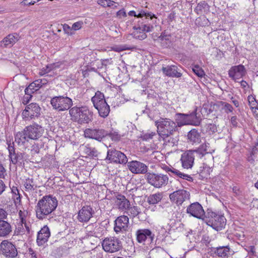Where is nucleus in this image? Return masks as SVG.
Masks as SVG:
<instances>
[{
	"label": "nucleus",
	"mask_w": 258,
	"mask_h": 258,
	"mask_svg": "<svg viewBox=\"0 0 258 258\" xmlns=\"http://www.w3.org/2000/svg\"><path fill=\"white\" fill-rule=\"evenodd\" d=\"M58 201L55 197L51 195L43 196L38 201L35 207L36 217L40 220H43L56 208Z\"/></svg>",
	"instance_id": "f257e3e1"
},
{
	"label": "nucleus",
	"mask_w": 258,
	"mask_h": 258,
	"mask_svg": "<svg viewBox=\"0 0 258 258\" xmlns=\"http://www.w3.org/2000/svg\"><path fill=\"white\" fill-rule=\"evenodd\" d=\"M71 119L78 124H88L93 120V112L85 105H76L69 110Z\"/></svg>",
	"instance_id": "f03ea898"
},
{
	"label": "nucleus",
	"mask_w": 258,
	"mask_h": 258,
	"mask_svg": "<svg viewBox=\"0 0 258 258\" xmlns=\"http://www.w3.org/2000/svg\"><path fill=\"white\" fill-rule=\"evenodd\" d=\"M176 128V123L168 118H162V145L164 148H170L173 147L176 140L170 136Z\"/></svg>",
	"instance_id": "7ed1b4c3"
},
{
	"label": "nucleus",
	"mask_w": 258,
	"mask_h": 258,
	"mask_svg": "<svg viewBox=\"0 0 258 258\" xmlns=\"http://www.w3.org/2000/svg\"><path fill=\"white\" fill-rule=\"evenodd\" d=\"M203 221L209 226L218 231L225 228L226 219L221 214L215 213L208 209Z\"/></svg>",
	"instance_id": "20e7f679"
},
{
	"label": "nucleus",
	"mask_w": 258,
	"mask_h": 258,
	"mask_svg": "<svg viewBox=\"0 0 258 258\" xmlns=\"http://www.w3.org/2000/svg\"><path fill=\"white\" fill-rule=\"evenodd\" d=\"M91 101L100 117L105 118L108 116L110 111V106L107 104L103 93L97 91L95 95L92 97Z\"/></svg>",
	"instance_id": "39448f33"
},
{
	"label": "nucleus",
	"mask_w": 258,
	"mask_h": 258,
	"mask_svg": "<svg viewBox=\"0 0 258 258\" xmlns=\"http://www.w3.org/2000/svg\"><path fill=\"white\" fill-rule=\"evenodd\" d=\"M8 144V150L9 151V156L11 162L14 165L21 167L25 166V162H28V155L24 152H20L16 150L15 147L14 143L9 142Z\"/></svg>",
	"instance_id": "423d86ee"
},
{
	"label": "nucleus",
	"mask_w": 258,
	"mask_h": 258,
	"mask_svg": "<svg viewBox=\"0 0 258 258\" xmlns=\"http://www.w3.org/2000/svg\"><path fill=\"white\" fill-rule=\"evenodd\" d=\"M50 104L53 109L58 112L70 110L73 105L72 99L65 95L52 97L50 100Z\"/></svg>",
	"instance_id": "0eeeda50"
},
{
	"label": "nucleus",
	"mask_w": 258,
	"mask_h": 258,
	"mask_svg": "<svg viewBox=\"0 0 258 258\" xmlns=\"http://www.w3.org/2000/svg\"><path fill=\"white\" fill-rule=\"evenodd\" d=\"M41 108L36 103H31L27 105L22 113V117L25 121L38 118L41 115Z\"/></svg>",
	"instance_id": "6e6552de"
},
{
	"label": "nucleus",
	"mask_w": 258,
	"mask_h": 258,
	"mask_svg": "<svg viewBox=\"0 0 258 258\" xmlns=\"http://www.w3.org/2000/svg\"><path fill=\"white\" fill-rule=\"evenodd\" d=\"M101 244L104 251L109 253L118 251L122 248L121 241L115 237H106Z\"/></svg>",
	"instance_id": "1a4fd4ad"
},
{
	"label": "nucleus",
	"mask_w": 258,
	"mask_h": 258,
	"mask_svg": "<svg viewBox=\"0 0 258 258\" xmlns=\"http://www.w3.org/2000/svg\"><path fill=\"white\" fill-rule=\"evenodd\" d=\"M0 252L7 258H15L18 255L16 244L8 239L4 240L1 242Z\"/></svg>",
	"instance_id": "9d476101"
},
{
	"label": "nucleus",
	"mask_w": 258,
	"mask_h": 258,
	"mask_svg": "<svg viewBox=\"0 0 258 258\" xmlns=\"http://www.w3.org/2000/svg\"><path fill=\"white\" fill-rule=\"evenodd\" d=\"M105 159L116 164H125L127 162V158L123 153L112 148L108 149Z\"/></svg>",
	"instance_id": "9b49d317"
},
{
	"label": "nucleus",
	"mask_w": 258,
	"mask_h": 258,
	"mask_svg": "<svg viewBox=\"0 0 258 258\" xmlns=\"http://www.w3.org/2000/svg\"><path fill=\"white\" fill-rule=\"evenodd\" d=\"M108 131L102 128H87L84 131L85 138L94 139L98 142L107 137Z\"/></svg>",
	"instance_id": "f8f14e48"
},
{
	"label": "nucleus",
	"mask_w": 258,
	"mask_h": 258,
	"mask_svg": "<svg viewBox=\"0 0 258 258\" xmlns=\"http://www.w3.org/2000/svg\"><path fill=\"white\" fill-rule=\"evenodd\" d=\"M25 131L30 140H37L42 137L44 130L41 125L34 122L32 124L26 126Z\"/></svg>",
	"instance_id": "ddd939ff"
},
{
	"label": "nucleus",
	"mask_w": 258,
	"mask_h": 258,
	"mask_svg": "<svg viewBox=\"0 0 258 258\" xmlns=\"http://www.w3.org/2000/svg\"><path fill=\"white\" fill-rule=\"evenodd\" d=\"M137 241L140 243H144L148 241L151 244L154 242V234L149 229H139L136 232ZM156 240L155 241L156 243Z\"/></svg>",
	"instance_id": "4468645a"
},
{
	"label": "nucleus",
	"mask_w": 258,
	"mask_h": 258,
	"mask_svg": "<svg viewBox=\"0 0 258 258\" xmlns=\"http://www.w3.org/2000/svg\"><path fill=\"white\" fill-rule=\"evenodd\" d=\"M186 213L195 218L203 220L206 215L203 207L198 202L192 203L188 206Z\"/></svg>",
	"instance_id": "2eb2a0df"
},
{
	"label": "nucleus",
	"mask_w": 258,
	"mask_h": 258,
	"mask_svg": "<svg viewBox=\"0 0 258 258\" xmlns=\"http://www.w3.org/2000/svg\"><path fill=\"white\" fill-rule=\"evenodd\" d=\"M94 211L90 206H83L78 212V220L81 223H87L93 217Z\"/></svg>",
	"instance_id": "dca6fc26"
},
{
	"label": "nucleus",
	"mask_w": 258,
	"mask_h": 258,
	"mask_svg": "<svg viewBox=\"0 0 258 258\" xmlns=\"http://www.w3.org/2000/svg\"><path fill=\"white\" fill-rule=\"evenodd\" d=\"M127 163L128 169L134 174H145L148 171L147 166L140 161L134 160Z\"/></svg>",
	"instance_id": "f3484780"
},
{
	"label": "nucleus",
	"mask_w": 258,
	"mask_h": 258,
	"mask_svg": "<svg viewBox=\"0 0 258 258\" xmlns=\"http://www.w3.org/2000/svg\"><path fill=\"white\" fill-rule=\"evenodd\" d=\"M151 28H153L152 26L150 27V25L143 24V22H141V25L138 27L134 26L133 29L136 31L133 33L132 35L136 39L144 40L147 37L146 32L151 31Z\"/></svg>",
	"instance_id": "a211bd4d"
},
{
	"label": "nucleus",
	"mask_w": 258,
	"mask_h": 258,
	"mask_svg": "<svg viewBox=\"0 0 258 258\" xmlns=\"http://www.w3.org/2000/svg\"><path fill=\"white\" fill-rule=\"evenodd\" d=\"M169 198L171 202L180 205L186 199L189 198V194L185 190H178L170 194Z\"/></svg>",
	"instance_id": "6ab92c4d"
},
{
	"label": "nucleus",
	"mask_w": 258,
	"mask_h": 258,
	"mask_svg": "<svg viewBox=\"0 0 258 258\" xmlns=\"http://www.w3.org/2000/svg\"><path fill=\"white\" fill-rule=\"evenodd\" d=\"M245 74L246 70L242 64L233 66L228 71L229 77L235 81L241 79Z\"/></svg>",
	"instance_id": "aec40b11"
},
{
	"label": "nucleus",
	"mask_w": 258,
	"mask_h": 258,
	"mask_svg": "<svg viewBox=\"0 0 258 258\" xmlns=\"http://www.w3.org/2000/svg\"><path fill=\"white\" fill-rule=\"evenodd\" d=\"M129 222L128 218L126 216H120L118 217L114 221V230L116 233L125 231L128 228Z\"/></svg>",
	"instance_id": "412c9836"
},
{
	"label": "nucleus",
	"mask_w": 258,
	"mask_h": 258,
	"mask_svg": "<svg viewBox=\"0 0 258 258\" xmlns=\"http://www.w3.org/2000/svg\"><path fill=\"white\" fill-rule=\"evenodd\" d=\"M50 236V232L47 225L44 226L38 232L37 236V243L39 246L43 245L46 243Z\"/></svg>",
	"instance_id": "4be33fe9"
},
{
	"label": "nucleus",
	"mask_w": 258,
	"mask_h": 258,
	"mask_svg": "<svg viewBox=\"0 0 258 258\" xmlns=\"http://www.w3.org/2000/svg\"><path fill=\"white\" fill-rule=\"evenodd\" d=\"M115 205L121 211H126L131 206L130 202L124 196L118 194L114 201Z\"/></svg>",
	"instance_id": "5701e85b"
},
{
	"label": "nucleus",
	"mask_w": 258,
	"mask_h": 258,
	"mask_svg": "<svg viewBox=\"0 0 258 258\" xmlns=\"http://www.w3.org/2000/svg\"><path fill=\"white\" fill-rule=\"evenodd\" d=\"M194 153L193 151H189L182 155L181 161L183 168L188 169L192 167L195 159Z\"/></svg>",
	"instance_id": "b1692460"
},
{
	"label": "nucleus",
	"mask_w": 258,
	"mask_h": 258,
	"mask_svg": "<svg viewBox=\"0 0 258 258\" xmlns=\"http://www.w3.org/2000/svg\"><path fill=\"white\" fill-rule=\"evenodd\" d=\"M7 218H0V238L8 237L12 232V227L10 223L5 220Z\"/></svg>",
	"instance_id": "393cba45"
},
{
	"label": "nucleus",
	"mask_w": 258,
	"mask_h": 258,
	"mask_svg": "<svg viewBox=\"0 0 258 258\" xmlns=\"http://www.w3.org/2000/svg\"><path fill=\"white\" fill-rule=\"evenodd\" d=\"M163 73L167 76L172 78H180L182 74L178 71L177 67L174 65L162 67Z\"/></svg>",
	"instance_id": "a878e982"
},
{
	"label": "nucleus",
	"mask_w": 258,
	"mask_h": 258,
	"mask_svg": "<svg viewBox=\"0 0 258 258\" xmlns=\"http://www.w3.org/2000/svg\"><path fill=\"white\" fill-rule=\"evenodd\" d=\"M186 122L190 125H199L202 120L201 114L197 112V108L189 114H187Z\"/></svg>",
	"instance_id": "bb28decb"
},
{
	"label": "nucleus",
	"mask_w": 258,
	"mask_h": 258,
	"mask_svg": "<svg viewBox=\"0 0 258 258\" xmlns=\"http://www.w3.org/2000/svg\"><path fill=\"white\" fill-rule=\"evenodd\" d=\"M193 152L201 155L202 157L206 154H210V158L212 160L214 159L212 153L214 152V150L210 147V144L208 143L201 145L197 150H194Z\"/></svg>",
	"instance_id": "cd10ccee"
},
{
	"label": "nucleus",
	"mask_w": 258,
	"mask_h": 258,
	"mask_svg": "<svg viewBox=\"0 0 258 258\" xmlns=\"http://www.w3.org/2000/svg\"><path fill=\"white\" fill-rule=\"evenodd\" d=\"M18 35L9 34L0 41V46L3 48L11 47L18 41Z\"/></svg>",
	"instance_id": "c85d7f7f"
},
{
	"label": "nucleus",
	"mask_w": 258,
	"mask_h": 258,
	"mask_svg": "<svg viewBox=\"0 0 258 258\" xmlns=\"http://www.w3.org/2000/svg\"><path fill=\"white\" fill-rule=\"evenodd\" d=\"M162 169L164 170L167 172H171L172 173L175 174L179 177L184 179H186L188 181H191L193 180L192 177H191L190 175L181 173L178 170L172 168L170 165L169 166H168L165 164H162Z\"/></svg>",
	"instance_id": "c756f323"
},
{
	"label": "nucleus",
	"mask_w": 258,
	"mask_h": 258,
	"mask_svg": "<svg viewBox=\"0 0 258 258\" xmlns=\"http://www.w3.org/2000/svg\"><path fill=\"white\" fill-rule=\"evenodd\" d=\"M188 142L192 144H199L201 142V134L196 129H192L187 134Z\"/></svg>",
	"instance_id": "7c9ffc66"
},
{
	"label": "nucleus",
	"mask_w": 258,
	"mask_h": 258,
	"mask_svg": "<svg viewBox=\"0 0 258 258\" xmlns=\"http://www.w3.org/2000/svg\"><path fill=\"white\" fill-rule=\"evenodd\" d=\"M161 176L155 173H148L146 175V179L148 183L156 187H160L161 184L160 182Z\"/></svg>",
	"instance_id": "2f4dec72"
},
{
	"label": "nucleus",
	"mask_w": 258,
	"mask_h": 258,
	"mask_svg": "<svg viewBox=\"0 0 258 258\" xmlns=\"http://www.w3.org/2000/svg\"><path fill=\"white\" fill-rule=\"evenodd\" d=\"M213 252L219 257L228 258L230 255V247L229 246H219L213 248Z\"/></svg>",
	"instance_id": "473e14b6"
},
{
	"label": "nucleus",
	"mask_w": 258,
	"mask_h": 258,
	"mask_svg": "<svg viewBox=\"0 0 258 258\" xmlns=\"http://www.w3.org/2000/svg\"><path fill=\"white\" fill-rule=\"evenodd\" d=\"M209 11V6L205 1H202L198 3L195 9V12L198 15L207 13Z\"/></svg>",
	"instance_id": "72a5a7b5"
},
{
	"label": "nucleus",
	"mask_w": 258,
	"mask_h": 258,
	"mask_svg": "<svg viewBox=\"0 0 258 258\" xmlns=\"http://www.w3.org/2000/svg\"><path fill=\"white\" fill-rule=\"evenodd\" d=\"M26 133L25 127L23 131L18 132L15 136V141L19 145H24L25 143L29 142L30 139Z\"/></svg>",
	"instance_id": "f704fd0d"
},
{
	"label": "nucleus",
	"mask_w": 258,
	"mask_h": 258,
	"mask_svg": "<svg viewBox=\"0 0 258 258\" xmlns=\"http://www.w3.org/2000/svg\"><path fill=\"white\" fill-rule=\"evenodd\" d=\"M83 152L90 158L94 159L98 155V152L95 148H91L89 145L83 147Z\"/></svg>",
	"instance_id": "c9c22d12"
},
{
	"label": "nucleus",
	"mask_w": 258,
	"mask_h": 258,
	"mask_svg": "<svg viewBox=\"0 0 258 258\" xmlns=\"http://www.w3.org/2000/svg\"><path fill=\"white\" fill-rule=\"evenodd\" d=\"M128 15L130 16L137 17L138 18H142L143 17H145V19L150 18V20L153 19V18H155V19H157V18L155 17V15H152L151 13L146 12L144 10L141 11L140 12L138 15L136 14L135 11H131L128 12Z\"/></svg>",
	"instance_id": "e433bc0d"
},
{
	"label": "nucleus",
	"mask_w": 258,
	"mask_h": 258,
	"mask_svg": "<svg viewBox=\"0 0 258 258\" xmlns=\"http://www.w3.org/2000/svg\"><path fill=\"white\" fill-rule=\"evenodd\" d=\"M219 108L221 110L223 111L225 113L228 114L232 112L233 110V107L232 106L227 102L224 101H219L217 104Z\"/></svg>",
	"instance_id": "4c0bfd02"
},
{
	"label": "nucleus",
	"mask_w": 258,
	"mask_h": 258,
	"mask_svg": "<svg viewBox=\"0 0 258 258\" xmlns=\"http://www.w3.org/2000/svg\"><path fill=\"white\" fill-rule=\"evenodd\" d=\"M211 169L209 166L205 163H203V165L200 167L198 172L200 175L203 178H207L210 175Z\"/></svg>",
	"instance_id": "58836bf2"
},
{
	"label": "nucleus",
	"mask_w": 258,
	"mask_h": 258,
	"mask_svg": "<svg viewBox=\"0 0 258 258\" xmlns=\"http://www.w3.org/2000/svg\"><path fill=\"white\" fill-rule=\"evenodd\" d=\"M46 80L38 79L30 83L28 86L30 89L36 92L41 88L43 85L46 84Z\"/></svg>",
	"instance_id": "ea45409f"
},
{
	"label": "nucleus",
	"mask_w": 258,
	"mask_h": 258,
	"mask_svg": "<svg viewBox=\"0 0 258 258\" xmlns=\"http://www.w3.org/2000/svg\"><path fill=\"white\" fill-rule=\"evenodd\" d=\"M161 200V195L157 193L150 195L147 198V202L150 205L158 204Z\"/></svg>",
	"instance_id": "a19ab883"
},
{
	"label": "nucleus",
	"mask_w": 258,
	"mask_h": 258,
	"mask_svg": "<svg viewBox=\"0 0 258 258\" xmlns=\"http://www.w3.org/2000/svg\"><path fill=\"white\" fill-rule=\"evenodd\" d=\"M176 115L177 116L176 120L179 126L188 124L186 122V120L187 119V114L176 113Z\"/></svg>",
	"instance_id": "79ce46f5"
},
{
	"label": "nucleus",
	"mask_w": 258,
	"mask_h": 258,
	"mask_svg": "<svg viewBox=\"0 0 258 258\" xmlns=\"http://www.w3.org/2000/svg\"><path fill=\"white\" fill-rule=\"evenodd\" d=\"M24 186L26 190L32 191L36 188V185L34 184V179L33 178H27L24 183Z\"/></svg>",
	"instance_id": "37998d69"
},
{
	"label": "nucleus",
	"mask_w": 258,
	"mask_h": 258,
	"mask_svg": "<svg viewBox=\"0 0 258 258\" xmlns=\"http://www.w3.org/2000/svg\"><path fill=\"white\" fill-rule=\"evenodd\" d=\"M127 210H128V212L130 213L128 215L133 217H136L141 213L140 208L138 206H133L132 207L130 206V208H128Z\"/></svg>",
	"instance_id": "c03bdc74"
},
{
	"label": "nucleus",
	"mask_w": 258,
	"mask_h": 258,
	"mask_svg": "<svg viewBox=\"0 0 258 258\" xmlns=\"http://www.w3.org/2000/svg\"><path fill=\"white\" fill-rule=\"evenodd\" d=\"M107 136L109 137L112 141L115 142L119 141L121 139V136L119 134L118 132L113 130L109 132H108Z\"/></svg>",
	"instance_id": "a18cd8bd"
},
{
	"label": "nucleus",
	"mask_w": 258,
	"mask_h": 258,
	"mask_svg": "<svg viewBox=\"0 0 258 258\" xmlns=\"http://www.w3.org/2000/svg\"><path fill=\"white\" fill-rule=\"evenodd\" d=\"M192 70L194 73L199 77H202L205 75L204 71L198 65L193 66Z\"/></svg>",
	"instance_id": "49530a36"
},
{
	"label": "nucleus",
	"mask_w": 258,
	"mask_h": 258,
	"mask_svg": "<svg viewBox=\"0 0 258 258\" xmlns=\"http://www.w3.org/2000/svg\"><path fill=\"white\" fill-rule=\"evenodd\" d=\"M249 105L251 109L252 110L254 108L258 106V103L256 101L255 99L251 95L248 96L247 98Z\"/></svg>",
	"instance_id": "de8ad7c7"
},
{
	"label": "nucleus",
	"mask_w": 258,
	"mask_h": 258,
	"mask_svg": "<svg viewBox=\"0 0 258 258\" xmlns=\"http://www.w3.org/2000/svg\"><path fill=\"white\" fill-rule=\"evenodd\" d=\"M63 30L64 33L68 35H73L75 34V32L72 29V27H71L68 24H64L63 25Z\"/></svg>",
	"instance_id": "09e8293b"
},
{
	"label": "nucleus",
	"mask_w": 258,
	"mask_h": 258,
	"mask_svg": "<svg viewBox=\"0 0 258 258\" xmlns=\"http://www.w3.org/2000/svg\"><path fill=\"white\" fill-rule=\"evenodd\" d=\"M247 251L250 258L257 257L255 248L254 246H250L247 247Z\"/></svg>",
	"instance_id": "8fccbe9b"
},
{
	"label": "nucleus",
	"mask_w": 258,
	"mask_h": 258,
	"mask_svg": "<svg viewBox=\"0 0 258 258\" xmlns=\"http://www.w3.org/2000/svg\"><path fill=\"white\" fill-rule=\"evenodd\" d=\"M207 130L209 134H213L217 131L216 126L212 123L207 124Z\"/></svg>",
	"instance_id": "3c124183"
},
{
	"label": "nucleus",
	"mask_w": 258,
	"mask_h": 258,
	"mask_svg": "<svg viewBox=\"0 0 258 258\" xmlns=\"http://www.w3.org/2000/svg\"><path fill=\"white\" fill-rule=\"evenodd\" d=\"M40 152V148L37 144H34L31 147V153L32 155L38 154Z\"/></svg>",
	"instance_id": "603ef678"
},
{
	"label": "nucleus",
	"mask_w": 258,
	"mask_h": 258,
	"mask_svg": "<svg viewBox=\"0 0 258 258\" xmlns=\"http://www.w3.org/2000/svg\"><path fill=\"white\" fill-rule=\"evenodd\" d=\"M83 24V23L82 21H78L75 22L72 25V29L75 32V31L80 30L82 27Z\"/></svg>",
	"instance_id": "864d4df0"
},
{
	"label": "nucleus",
	"mask_w": 258,
	"mask_h": 258,
	"mask_svg": "<svg viewBox=\"0 0 258 258\" xmlns=\"http://www.w3.org/2000/svg\"><path fill=\"white\" fill-rule=\"evenodd\" d=\"M51 70V68L49 67L48 65L46 66L45 67L43 68L40 72H39V75L40 76H43L45 74L49 73Z\"/></svg>",
	"instance_id": "5fc2aeb1"
},
{
	"label": "nucleus",
	"mask_w": 258,
	"mask_h": 258,
	"mask_svg": "<svg viewBox=\"0 0 258 258\" xmlns=\"http://www.w3.org/2000/svg\"><path fill=\"white\" fill-rule=\"evenodd\" d=\"M36 2L35 0H24L21 2V4L24 6L33 5Z\"/></svg>",
	"instance_id": "6e6d98bb"
},
{
	"label": "nucleus",
	"mask_w": 258,
	"mask_h": 258,
	"mask_svg": "<svg viewBox=\"0 0 258 258\" xmlns=\"http://www.w3.org/2000/svg\"><path fill=\"white\" fill-rule=\"evenodd\" d=\"M32 96H24L22 99V103L24 105H27L32 98Z\"/></svg>",
	"instance_id": "4d7b16f0"
},
{
	"label": "nucleus",
	"mask_w": 258,
	"mask_h": 258,
	"mask_svg": "<svg viewBox=\"0 0 258 258\" xmlns=\"http://www.w3.org/2000/svg\"><path fill=\"white\" fill-rule=\"evenodd\" d=\"M35 92L32 89H30L29 86L27 87L25 89V93L27 96H32V94Z\"/></svg>",
	"instance_id": "13d9d810"
},
{
	"label": "nucleus",
	"mask_w": 258,
	"mask_h": 258,
	"mask_svg": "<svg viewBox=\"0 0 258 258\" xmlns=\"http://www.w3.org/2000/svg\"><path fill=\"white\" fill-rule=\"evenodd\" d=\"M116 16L118 17H126V14L124 9H122L117 12L116 13Z\"/></svg>",
	"instance_id": "bf43d9fd"
},
{
	"label": "nucleus",
	"mask_w": 258,
	"mask_h": 258,
	"mask_svg": "<svg viewBox=\"0 0 258 258\" xmlns=\"http://www.w3.org/2000/svg\"><path fill=\"white\" fill-rule=\"evenodd\" d=\"M230 122L233 126H237L238 124L237 117L236 116H232L230 119Z\"/></svg>",
	"instance_id": "052dcab7"
},
{
	"label": "nucleus",
	"mask_w": 258,
	"mask_h": 258,
	"mask_svg": "<svg viewBox=\"0 0 258 258\" xmlns=\"http://www.w3.org/2000/svg\"><path fill=\"white\" fill-rule=\"evenodd\" d=\"M6 188V186L4 182L0 179V195L5 190Z\"/></svg>",
	"instance_id": "680f3d73"
},
{
	"label": "nucleus",
	"mask_w": 258,
	"mask_h": 258,
	"mask_svg": "<svg viewBox=\"0 0 258 258\" xmlns=\"http://www.w3.org/2000/svg\"><path fill=\"white\" fill-rule=\"evenodd\" d=\"M29 254L31 255L30 258H38L36 252L31 248H29Z\"/></svg>",
	"instance_id": "e2e57ef3"
},
{
	"label": "nucleus",
	"mask_w": 258,
	"mask_h": 258,
	"mask_svg": "<svg viewBox=\"0 0 258 258\" xmlns=\"http://www.w3.org/2000/svg\"><path fill=\"white\" fill-rule=\"evenodd\" d=\"M8 213L3 208H0V218H7Z\"/></svg>",
	"instance_id": "0e129e2a"
},
{
	"label": "nucleus",
	"mask_w": 258,
	"mask_h": 258,
	"mask_svg": "<svg viewBox=\"0 0 258 258\" xmlns=\"http://www.w3.org/2000/svg\"><path fill=\"white\" fill-rule=\"evenodd\" d=\"M152 37L154 41H159L161 40V34L159 35L157 33H154L152 34Z\"/></svg>",
	"instance_id": "69168bd1"
},
{
	"label": "nucleus",
	"mask_w": 258,
	"mask_h": 258,
	"mask_svg": "<svg viewBox=\"0 0 258 258\" xmlns=\"http://www.w3.org/2000/svg\"><path fill=\"white\" fill-rule=\"evenodd\" d=\"M175 18V14L173 13H171L169 14L168 16V22H171L173 20H174Z\"/></svg>",
	"instance_id": "338daca9"
},
{
	"label": "nucleus",
	"mask_w": 258,
	"mask_h": 258,
	"mask_svg": "<svg viewBox=\"0 0 258 258\" xmlns=\"http://www.w3.org/2000/svg\"><path fill=\"white\" fill-rule=\"evenodd\" d=\"M112 49L114 50L115 51L119 52V51L125 50L126 48H121L120 47H118V46H114V47H112Z\"/></svg>",
	"instance_id": "774afa93"
}]
</instances>
